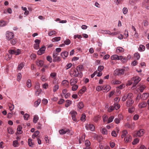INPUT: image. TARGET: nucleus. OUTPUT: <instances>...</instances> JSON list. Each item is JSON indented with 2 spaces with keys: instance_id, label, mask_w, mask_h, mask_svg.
Masks as SVG:
<instances>
[{
  "instance_id": "nucleus-1",
  "label": "nucleus",
  "mask_w": 149,
  "mask_h": 149,
  "mask_svg": "<svg viewBox=\"0 0 149 149\" xmlns=\"http://www.w3.org/2000/svg\"><path fill=\"white\" fill-rule=\"evenodd\" d=\"M70 74L71 77H79L81 78L83 76L82 72H78L75 69H72Z\"/></svg>"
},
{
  "instance_id": "nucleus-2",
  "label": "nucleus",
  "mask_w": 149,
  "mask_h": 149,
  "mask_svg": "<svg viewBox=\"0 0 149 149\" xmlns=\"http://www.w3.org/2000/svg\"><path fill=\"white\" fill-rule=\"evenodd\" d=\"M8 52L10 54H14L15 55H17L21 53V50L19 49H15L9 50Z\"/></svg>"
},
{
  "instance_id": "nucleus-3",
  "label": "nucleus",
  "mask_w": 149,
  "mask_h": 149,
  "mask_svg": "<svg viewBox=\"0 0 149 149\" xmlns=\"http://www.w3.org/2000/svg\"><path fill=\"white\" fill-rule=\"evenodd\" d=\"M14 37V34L13 32L9 31H7L6 32V37L7 40H10L13 39Z\"/></svg>"
},
{
  "instance_id": "nucleus-4",
  "label": "nucleus",
  "mask_w": 149,
  "mask_h": 149,
  "mask_svg": "<svg viewBox=\"0 0 149 149\" xmlns=\"http://www.w3.org/2000/svg\"><path fill=\"white\" fill-rule=\"evenodd\" d=\"M133 95L132 93H129L128 94H125L122 97V100L123 101H125L126 99L129 100L131 99L132 97H133Z\"/></svg>"
},
{
  "instance_id": "nucleus-5",
  "label": "nucleus",
  "mask_w": 149,
  "mask_h": 149,
  "mask_svg": "<svg viewBox=\"0 0 149 149\" xmlns=\"http://www.w3.org/2000/svg\"><path fill=\"white\" fill-rule=\"evenodd\" d=\"M124 70L121 69H116L114 72V74L115 75H120L123 74H124Z\"/></svg>"
},
{
  "instance_id": "nucleus-6",
  "label": "nucleus",
  "mask_w": 149,
  "mask_h": 149,
  "mask_svg": "<svg viewBox=\"0 0 149 149\" xmlns=\"http://www.w3.org/2000/svg\"><path fill=\"white\" fill-rule=\"evenodd\" d=\"M35 44L33 45L34 48L35 49H38L39 48V44L40 41L38 39H36L34 40Z\"/></svg>"
},
{
  "instance_id": "nucleus-7",
  "label": "nucleus",
  "mask_w": 149,
  "mask_h": 149,
  "mask_svg": "<svg viewBox=\"0 0 149 149\" xmlns=\"http://www.w3.org/2000/svg\"><path fill=\"white\" fill-rule=\"evenodd\" d=\"M132 79L134 80L133 82L134 86H135L141 80V78L138 76L133 77Z\"/></svg>"
},
{
  "instance_id": "nucleus-8",
  "label": "nucleus",
  "mask_w": 149,
  "mask_h": 149,
  "mask_svg": "<svg viewBox=\"0 0 149 149\" xmlns=\"http://www.w3.org/2000/svg\"><path fill=\"white\" fill-rule=\"evenodd\" d=\"M85 127L87 130H90L92 131H94L95 129L94 126L92 124L86 125Z\"/></svg>"
},
{
  "instance_id": "nucleus-9",
  "label": "nucleus",
  "mask_w": 149,
  "mask_h": 149,
  "mask_svg": "<svg viewBox=\"0 0 149 149\" xmlns=\"http://www.w3.org/2000/svg\"><path fill=\"white\" fill-rule=\"evenodd\" d=\"M102 91L104 92H107L111 89V87L109 85H106L102 86Z\"/></svg>"
},
{
  "instance_id": "nucleus-10",
  "label": "nucleus",
  "mask_w": 149,
  "mask_h": 149,
  "mask_svg": "<svg viewBox=\"0 0 149 149\" xmlns=\"http://www.w3.org/2000/svg\"><path fill=\"white\" fill-rule=\"evenodd\" d=\"M144 133V130L143 129H141L137 131L136 132V134L138 136L140 137L143 136Z\"/></svg>"
},
{
  "instance_id": "nucleus-11",
  "label": "nucleus",
  "mask_w": 149,
  "mask_h": 149,
  "mask_svg": "<svg viewBox=\"0 0 149 149\" xmlns=\"http://www.w3.org/2000/svg\"><path fill=\"white\" fill-rule=\"evenodd\" d=\"M121 57H122L121 56L115 54L112 55L111 57V60H120Z\"/></svg>"
},
{
  "instance_id": "nucleus-12",
  "label": "nucleus",
  "mask_w": 149,
  "mask_h": 149,
  "mask_svg": "<svg viewBox=\"0 0 149 149\" xmlns=\"http://www.w3.org/2000/svg\"><path fill=\"white\" fill-rule=\"evenodd\" d=\"M134 101L132 100V99L128 100L126 103V105L127 107H130L134 103Z\"/></svg>"
},
{
  "instance_id": "nucleus-13",
  "label": "nucleus",
  "mask_w": 149,
  "mask_h": 149,
  "mask_svg": "<svg viewBox=\"0 0 149 149\" xmlns=\"http://www.w3.org/2000/svg\"><path fill=\"white\" fill-rule=\"evenodd\" d=\"M45 50V48L44 47H42L37 52V54L38 55H41L43 54Z\"/></svg>"
},
{
  "instance_id": "nucleus-14",
  "label": "nucleus",
  "mask_w": 149,
  "mask_h": 149,
  "mask_svg": "<svg viewBox=\"0 0 149 149\" xmlns=\"http://www.w3.org/2000/svg\"><path fill=\"white\" fill-rule=\"evenodd\" d=\"M132 137L130 135L126 136L125 137L124 141L125 143H128L132 141Z\"/></svg>"
},
{
  "instance_id": "nucleus-15",
  "label": "nucleus",
  "mask_w": 149,
  "mask_h": 149,
  "mask_svg": "<svg viewBox=\"0 0 149 149\" xmlns=\"http://www.w3.org/2000/svg\"><path fill=\"white\" fill-rule=\"evenodd\" d=\"M36 63L38 66L41 67L43 65L44 61L42 60H37L36 61Z\"/></svg>"
},
{
  "instance_id": "nucleus-16",
  "label": "nucleus",
  "mask_w": 149,
  "mask_h": 149,
  "mask_svg": "<svg viewBox=\"0 0 149 149\" xmlns=\"http://www.w3.org/2000/svg\"><path fill=\"white\" fill-rule=\"evenodd\" d=\"M147 106V103L145 102H142L139 104L138 107L139 108L141 109Z\"/></svg>"
},
{
  "instance_id": "nucleus-17",
  "label": "nucleus",
  "mask_w": 149,
  "mask_h": 149,
  "mask_svg": "<svg viewBox=\"0 0 149 149\" xmlns=\"http://www.w3.org/2000/svg\"><path fill=\"white\" fill-rule=\"evenodd\" d=\"M141 99L143 100H146L149 96V93H143L141 95Z\"/></svg>"
},
{
  "instance_id": "nucleus-18",
  "label": "nucleus",
  "mask_w": 149,
  "mask_h": 149,
  "mask_svg": "<svg viewBox=\"0 0 149 149\" xmlns=\"http://www.w3.org/2000/svg\"><path fill=\"white\" fill-rule=\"evenodd\" d=\"M70 132L69 130L67 129H62L60 130L59 131V132L61 134H64L66 133L68 134V133Z\"/></svg>"
},
{
  "instance_id": "nucleus-19",
  "label": "nucleus",
  "mask_w": 149,
  "mask_h": 149,
  "mask_svg": "<svg viewBox=\"0 0 149 149\" xmlns=\"http://www.w3.org/2000/svg\"><path fill=\"white\" fill-rule=\"evenodd\" d=\"M68 55V52L65 51L62 52L61 54V56L63 59H65Z\"/></svg>"
},
{
  "instance_id": "nucleus-20",
  "label": "nucleus",
  "mask_w": 149,
  "mask_h": 149,
  "mask_svg": "<svg viewBox=\"0 0 149 149\" xmlns=\"http://www.w3.org/2000/svg\"><path fill=\"white\" fill-rule=\"evenodd\" d=\"M77 82V79L76 78H72L70 80V83L71 86L76 84Z\"/></svg>"
},
{
  "instance_id": "nucleus-21",
  "label": "nucleus",
  "mask_w": 149,
  "mask_h": 149,
  "mask_svg": "<svg viewBox=\"0 0 149 149\" xmlns=\"http://www.w3.org/2000/svg\"><path fill=\"white\" fill-rule=\"evenodd\" d=\"M146 87V86L144 84H141L140 85L139 89L140 92H142L143 91V90Z\"/></svg>"
},
{
  "instance_id": "nucleus-22",
  "label": "nucleus",
  "mask_w": 149,
  "mask_h": 149,
  "mask_svg": "<svg viewBox=\"0 0 149 149\" xmlns=\"http://www.w3.org/2000/svg\"><path fill=\"white\" fill-rule=\"evenodd\" d=\"M24 66V63H21L18 65L17 69L19 70H21Z\"/></svg>"
},
{
  "instance_id": "nucleus-23",
  "label": "nucleus",
  "mask_w": 149,
  "mask_h": 149,
  "mask_svg": "<svg viewBox=\"0 0 149 149\" xmlns=\"http://www.w3.org/2000/svg\"><path fill=\"white\" fill-rule=\"evenodd\" d=\"M62 84L65 86H68L69 85V82L67 80H63L61 83Z\"/></svg>"
},
{
  "instance_id": "nucleus-24",
  "label": "nucleus",
  "mask_w": 149,
  "mask_h": 149,
  "mask_svg": "<svg viewBox=\"0 0 149 149\" xmlns=\"http://www.w3.org/2000/svg\"><path fill=\"white\" fill-rule=\"evenodd\" d=\"M83 69V66L82 65H79L76 68V70L78 72H80Z\"/></svg>"
},
{
  "instance_id": "nucleus-25",
  "label": "nucleus",
  "mask_w": 149,
  "mask_h": 149,
  "mask_svg": "<svg viewBox=\"0 0 149 149\" xmlns=\"http://www.w3.org/2000/svg\"><path fill=\"white\" fill-rule=\"evenodd\" d=\"M121 83V82L118 80L114 79L112 80L111 83L113 84H119Z\"/></svg>"
},
{
  "instance_id": "nucleus-26",
  "label": "nucleus",
  "mask_w": 149,
  "mask_h": 149,
  "mask_svg": "<svg viewBox=\"0 0 149 149\" xmlns=\"http://www.w3.org/2000/svg\"><path fill=\"white\" fill-rule=\"evenodd\" d=\"M145 46L142 45H140L139 47L138 48L140 52L143 51L145 50Z\"/></svg>"
},
{
  "instance_id": "nucleus-27",
  "label": "nucleus",
  "mask_w": 149,
  "mask_h": 149,
  "mask_svg": "<svg viewBox=\"0 0 149 149\" xmlns=\"http://www.w3.org/2000/svg\"><path fill=\"white\" fill-rule=\"evenodd\" d=\"M59 86L57 84H55V85L53 86V91L55 93L58 90V89Z\"/></svg>"
},
{
  "instance_id": "nucleus-28",
  "label": "nucleus",
  "mask_w": 149,
  "mask_h": 149,
  "mask_svg": "<svg viewBox=\"0 0 149 149\" xmlns=\"http://www.w3.org/2000/svg\"><path fill=\"white\" fill-rule=\"evenodd\" d=\"M22 127L20 125H19L18 126V127L17 128V133L19 134H21L22 133Z\"/></svg>"
},
{
  "instance_id": "nucleus-29",
  "label": "nucleus",
  "mask_w": 149,
  "mask_h": 149,
  "mask_svg": "<svg viewBox=\"0 0 149 149\" xmlns=\"http://www.w3.org/2000/svg\"><path fill=\"white\" fill-rule=\"evenodd\" d=\"M66 103L65 106L66 107H68L72 104V101L69 100H67L66 101Z\"/></svg>"
},
{
  "instance_id": "nucleus-30",
  "label": "nucleus",
  "mask_w": 149,
  "mask_h": 149,
  "mask_svg": "<svg viewBox=\"0 0 149 149\" xmlns=\"http://www.w3.org/2000/svg\"><path fill=\"white\" fill-rule=\"evenodd\" d=\"M77 106L78 109H81L84 107V105L82 102H80L78 103Z\"/></svg>"
},
{
  "instance_id": "nucleus-31",
  "label": "nucleus",
  "mask_w": 149,
  "mask_h": 149,
  "mask_svg": "<svg viewBox=\"0 0 149 149\" xmlns=\"http://www.w3.org/2000/svg\"><path fill=\"white\" fill-rule=\"evenodd\" d=\"M122 56V57L120 58V60L123 63H125L128 61L127 58L126 57H123V56Z\"/></svg>"
},
{
  "instance_id": "nucleus-32",
  "label": "nucleus",
  "mask_w": 149,
  "mask_h": 149,
  "mask_svg": "<svg viewBox=\"0 0 149 149\" xmlns=\"http://www.w3.org/2000/svg\"><path fill=\"white\" fill-rule=\"evenodd\" d=\"M26 85L27 87L30 88L31 86V80L28 79L26 82Z\"/></svg>"
},
{
  "instance_id": "nucleus-33",
  "label": "nucleus",
  "mask_w": 149,
  "mask_h": 149,
  "mask_svg": "<svg viewBox=\"0 0 149 149\" xmlns=\"http://www.w3.org/2000/svg\"><path fill=\"white\" fill-rule=\"evenodd\" d=\"M41 100L40 99H38L36 101L34 104V106L37 107L39 104L40 103Z\"/></svg>"
},
{
  "instance_id": "nucleus-34",
  "label": "nucleus",
  "mask_w": 149,
  "mask_h": 149,
  "mask_svg": "<svg viewBox=\"0 0 149 149\" xmlns=\"http://www.w3.org/2000/svg\"><path fill=\"white\" fill-rule=\"evenodd\" d=\"M124 51V49L120 47H118L116 49V52L118 53L122 52Z\"/></svg>"
},
{
  "instance_id": "nucleus-35",
  "label": "nucleus",
  "mask_w": 149,
  "mask_h": 149,
  "mask_svg": "<svg viewBox=\"0 0 149 149\" xmlns=\"http://www.w3.org/2000/svg\"><path fill=\"white\" fill-rule=\"evenodd\" d=\"M39 119V117L37 115H34L33 118V122L34 123H36Z\"/></svg>"
},
{
  "instance_id": "nucleus-36",
  "label": "nucleus",
  "mask_w": 149,
  "mask_h": 149,
  "mask_svg": "<svg viewBox=\"0 0 149 149\" xmlns=\"http://www.w3.org/2000/svg\"><path fill=\"white\" fill-rule=\"evenodd\" d=\"M128 135H129V134H127V131L124 130L122 132V134L121 135L122 138H125L126 136Z\"/></svg>"
},
{
  "instance_id": "nucleus-37",
  "label": "nucleus",
  "mask_w": 149,
  "mask_h": 149,
  "mask_svg": "<svg viewBox=\"0 0 149 149\" xmlns=\"http://www.w3.org/2000/svg\"><path fill=\"white\" fill-rule=\"evenodd\" d=\"M7 24V22L4 21H0V26H3L6 25Z\"/></svg>"
},
{
  "instance_id": "nucleus-38",
  "label": "nucleus",
  "mask_w": 149,
  "mask_h": 149,
  "mask_svg": "<svg viewBox=\"0 0 149 149\" xmlns=\"http://www.w3.org/2000/svg\"><path fill=\"white\" fill-rule=\"evenodd\" d=\"M56 33V32L54 30L49 31L48 33V35L49 36H51L53 35H55Z\"/></svg>"
},
{
  "instance_id": "nucleus-39",
  "label": "nucleus",
  "mask_w": 149,
  "mask_h": 149,
  "mask_svg": "<svg viewBox=\"0 0 149 149\" xmlns=\"http://www.w3.org/2000/svg\"><path fill=\"white\" fill-rule=\"evenodd\" d=\"M61 39L60 37H57L53 38L52 39V41L53 42H57L60 40Z\"/></svg>"
},
{
  "instance_id": "nucleus-40",
  "label": "nucleus",
  "mask_w": 149,
  "mask_h": 149,
  "mask_svg": "<svg viewBox=\"0 0 149 149\" xmlns=\"http://www.w3.org/2000/svg\"><path fill=\"white\" fill-rule=\"evenodd\" d=\"M39 134V132L38 131H36L34 133L33 135L32 136V137L33 139H35V138L38 136Z\"/></svg>"
},
{
  "instance_id": "nucleus-41",
  "label": "nucleus",
  "mask_w": 149,
  "mask_h": 149,
  "mask_svg": "<svg viewBox=\"0 0 149 149\" xmlns=\"http://www.w3.org/2000/svg\"><path fill=\"white\" fill-rule=\"evenodd\" d=\"M8 106L10 111L12 110L14 108V106L13 104H12L10 103H9L8 104Z\"/></svg>"
},
{
  "instance_id": "nucleus-42",
  "label": "nucleus",
  "mask_w": 149,
  "mask_h": 149,
  "mask_svg": "<svg viewBox=\"0 0 149 149\" xmlns=\"http://www.w3.org/2000/svg\"><path fill=\"white\" fill-rule=\"evenodd\" d=\"M35 88L36 89H38L40 88V84L38 82H36L35 83Z\"/></svg>"
},
{
  "instance_id": "nucleus-43",
  "label": "nucleus",
  "mask_w": 149,
  "mask_h": 149,
  "mask_svg": "<svg viewBox=\"0 0 149 149\" xmlns=\"http://www.w3.org/2000/svg\"><path fill=\"white\" fill-rule=\"evenodd\" d=\"M7 130L9 134H13L14 133V132L13 131L12 129L10 127L8 128Z\"/></svg>"
},
{
  "instance_id": "nucleus-44",
  "label": "nucleus",
  "mask_w": 149,
  "mask_h": 149,
  "mask_svg": "<svg viewBox=\"0 0 149 149\" xmlns=\"http://www.w3.org/2000/svg\"><path fill=\"white\" fill-rule=\"evenodd\" d=\"M70 113L71 115L72 116H76L77 115V112L74 110L71 111Z\"/></svg>"
},
{
  "instance_id": "nucleus-45",
  "label": "nucleus",
  "mask_w": 149,
  "mask_h": 149,
  "mask_svg": "<svg viewBox=\"0 0 149 149\" xmlns=\"http://www.w3.org/2000/svg\"><path fill=\"white\" fill-rule=\"evenodd\" d=\"M72 91H76L78 88V86L77 85L75 84L72 86Z\"/></svg>"
},
{
  "instance_id": "nucleus-46",
  "label": "nucleus",
  "mask_w": 149,
  "mask_h": 149,
  "mask_svg": "<svg viewBox=\"0 0 149 149\" xmlns=\"http://www.w3.org/2000/svg\"><path fill=\"white\" fill-rule=\"evenodd\" d=\"M114 118V117L113 116H111L109 117L107 121V123H109L111 122Z\"/></svg>"
},
{
  "instance_id": "nucleus-47",
  "label": "nucleus",
  "mask_w": 149,
  "mask_h": 149,
  "mask_svg": "<svg viewBox=\"0 0 149 149\" xmlns=\"http://www.w3.org/2000/svg\"><path fill=\"white\" fill-rule=\"evenodd\" d=\"M114 108L116 110H117L120 107V105L119 104H117V103H115L114 104Z\"/></svg>"
},
{
  "instance_id": "nucleus-48",
  "label": "nucleus",
  "mask_w": 149,
  "mask_h": 149,
  "mask_svg": "<svg viewBox=\"0 0 149 149\" xmlns=\"http://www.w3.org/2000/svg\"><path fill=\"white\" fill-rule=\"evenodd\" d=\"M37 91L35 92V94L36 96H38L42 92V90L40 89H37Z\"/></svg>"
},
{
  "instance_id": "nucleus-49",
  "label": "nucleus",
  "mask_w": 149,
  "mask_h": 149,
  "mask_svg": "<svg viewBox=\"0 0 149 149\" xmlns=\"http://www.w3.org/2000/svg\"><path fill=\"white\" fill-rule=\"evenodd\" d=\"M85 145L86 147L88 148L91 145L90 141L88 140H86L85 142Z\"/></svg>"
},
{
  "instance_id": "nucleus-50",
  "label": "nucleus",
  "mask_w": 149,
  "mask_h": 149,
  "mask_svg": "<svg viewBox=\"0 0 149 149\" xmlns=\"http://www.w3.org/2000/svg\"><path fill=\"white\" fill-rule=\"evenodd\" d=\"M134 56L135 58L137 60H138L140 58V54L138 53H135Z\"/></svg>"
},
{
  "instance_id": "nucleus-51",
  "label": "nucleus",
  "mask_w": 149,
  "mask_h": 149,
  "mask_svg": "<svg viewBox=\"0 0 149 149\" xmlns=\"http://www.w3.org/2000/svg\"><path fill=\"white\" fill-rule=\"evenodd\" d=\"M129 4L132 6H134L135 4V0H129Z\"/></svg>"
},
{
  "instance_id": "nucleus-52",
  "label": "nucleus",
  "mask_w": 149,
  "mask_h": 149,
  "mask_svg": "<svg viewBox=\"0 0 149 149\" xmlns=\"http://www.w3.org/2000/svg\"><path fill=\"white\" fill-rule=\"evenodd\" d=\"M30 115L27 113H25L24 114V117L25 120H28V118L29 117Z\"/></svg>"
},
{
  "instance_id": "nucleus-53",
  "label": "nucleus",
  "mask_w": 149,
  "mask_h": 149,
  "mask_svg": "<svg viewBox=\"0 0 149 149\" xmlns=\"http://www.w3.org/2000/svg\"><path fill=\"white\" fill-rule=\"evenodd\" d=\"M139 142V140L138 139L136 138L132 142L133 145H136Z\"/></svg>"
},
{
  "instance_id": "nucleus-54",
  "label": "nucleus",
  "mask_w": 149,
  "mask_h": 149,
  "mask_svg": "<svg viewBox=\"0 0 149 149\" xmlns=\"http://www.w3.org/2000/svg\"><path fill=\"white\" fill-rule=\"evenodd\" d=\"M102 133L103 134H107V131L106 129L104 128L102 130Z\"/></svg>"
},
{
  "instance_id": "nucleus-55",
  "label": "nucleus",
  "mask_w": 149,
  "mask_h": 149,
  "mask_svg": "<svg viewBox=\"0 0 149 149\" xmlns=\"http://www.w3.org/2000/svg\"><path fill=\"white\" fill-rule=\"evenodd\" d=\"M141 99V96L140 94H139L138 95L136 98V100L137 102H138L140 99Z\"/></svg>"
},
{
  "instance_id": "nucleus-56",
  "label": "nucleus",
  "mask_w": 149,
  "mask_h": 149,
  "mask_svg": "<svg viewBox=\"0 0 149 149\" xmlns=\"http://www.w3.org/2000/svg\"><path fill=\"white\" fill-rule=\"evenodd\" d=\"M102 86H98L96 88V90L98 91H100L101 90L102 91Z\"/></svg>"
},
{
  "instance_id": "nucleus-57",
  "label": "nucleus",
  "mask_w": 149,
  "mask_h": 149,
  "mask_svg": "<svg viewBox=\"0 0 149 149\" xmlns=\"http://www.w3.org/2000/svg\"><path fill=\"white\" fill-rule=\"evenodd\" d=\"M18 144V142L17 141L15 140L13 142V145L14 147H17Z\"/></svg>"
},
{
  "instance_id": "nucleus-58",
  "label": "nucleus",
  "mask_w": 149,
  "mask_h": 149,
  "mask_svg": "<svg viewBox=\"0 0 149 149\" xmlns=\"http://www.w3.org/2000/svg\"><path fill=\"white\" fill-rule=\"evenodd\" d=\"M72 66V64L71 63H69L67 64L65 66V68L67 70L70 68Z\"/></svg>"
},
{
  "instance_id": "nucleus-59",
  "label": "nucleus",
  "mask_w": 149,
  "mask_h": 149,
  "mask_svg": "<svg viewBox=\"0 0 149 149\" xmlns=\"http://www.w3.org/2000/svg\"><path fill=\"white\" fill-rule=\"evenodd\" d=\"M86 115L84 113H83L81 116V120L82 121H84L85 120V119L86 118Z\"/></svg>"
},
{
  "instance_id": "nucleus-60",
  "label": "nucleus",
  "mask_w": 149,
  "mask_h": 149,
  "mask_svg": "<svg viewBox=\"0 0 149 149\" xmlns=\"http://www.w3.org/2000/svg\"><path fill=\"white\" fill-rule=\"evenodd\" d=\"M134 38L137 39L139 38V35L137 32H135L134 34Z\"/></svg>"
},
{
  "instance_id": "nucleus-61",
  "label": "nucleus",
  "mask_w": 149,
  "mask_h": 149,
  "mask_svg": "<svg viewBox=\"0 0 149 149\" xmlns=\"http://www.w3.org/2000/svg\"><path fill=\"white\" fill-rule=\"evenodd\" d=\"M139 118V116L138 114H135L133 116V119L134 120H136L138 119Z\"/></svg>"
},
{
  "instance_id": "nucleus-62",
  "label": "nucleus",
  "mask_w": 149,
  "mask_h": 149,
  "mask_svg": "<svg viewBox=\"0 0 149 149\" xmlns=\"http://www.w3.org/2000/svg\"><path fill=\"white\" fill-rule=\"evenodd\" d=\"M64 43L66 45H68L70 43V41L69 39H67L64 41Z\"/></svg>"
},
{
  "instance_id": "nucleus-63",
  "label": "nucleus",
  "mask_w": 149,
  "mask_h": 149,
  "mask_svg": "<svg viewBox=\"0 0 149 149\" xmlns=\"http://www.w3.org/2000/svg\"><path fill=\"white\" fill-rule=\"evenodd\" d=\"M104 67L103 66H99L98 68V70L99 72H101L104 69Z\"/></svg>"
},
{
  "instance_id": "nucleus-64",
  "label": "nucleus",
  "mask_w": 149,
  "mask_h": 149,
  "mask_svg": "<svg viewBox=\"0 0 149 149\" xmlns=\"http://www.w3.org/2000/svg\"><path fill=\"white\" fill-rule=\"evenodd\" d=\"M114 109V108L113 106H111L109 107L108 109V111L109 112H111Z\"/></svg>"
}]
</instances>
